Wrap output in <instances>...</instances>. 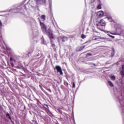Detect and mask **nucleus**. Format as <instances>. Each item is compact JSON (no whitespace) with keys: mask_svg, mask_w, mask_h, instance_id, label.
<instances>
[{"mask_svg":"<svg viewBox=\"0 0 124 124\" xmlns=\"http://www.w3.org/2000/svg\"><path fill=\"white\" fill-rule=\"evenodd\" d=\"M106 26V22L103 19H101L100 21L97 24V27L99 30L101 31V29L99 27H105Z\"/></svg>","mask_w":124,"mask_h":124,"instance_id":"f257e3e1","label":"nucleus"},{"mask_svg":"<svg viewBox=\"0 0 124 124\" xmlns=\"http://www.w3.org/2000/svg\"><path fill=\"white\" fill-rule=\"evenodd\" d=\"M39 22H40V26L41 27L42 31L44 33L47 32V27L46 26V25H45L44 23L41 22V21L40 20Z\"/></svg>","mask_w":124,"mask_h":124,"instance_id":"f03ea898","label":"nucleus"},{"mask_svg":"<svg viewBox=\"0 0 124 124\" xmlns=\"http://www.w3.org/2000/svg\"><path fill=\"white\" fill-rule=\"evenodd\" d=\"M67 41V37L65 36H60L58 38V42L59 43H62Z\"/></svg>","mask_w":124,"mask_h":124,"instance_id":"7ed1b4c3","label":"nucleus"},{"mask_svg":"<svg viewBox=\"0 0 124 124\" xmlns=\"http://www.w3.org/2000/svg\"><path fill=\"white\" fill-rule=\"evenodd\" d=\"M47 33V35H48L50 39H54V36L53 35V31L51 30L50 29H48L47 31L46 32Z\"/></svg>","mask_w":124,"mask_h":124,"instance_id":"20e7f679","label":"nucleus"},{"mask_svg":"<svg viewBox=\"0 0 124 124\" xmlns=\"http://www.w3.org/2000/svg\"><path fill=\"white\" fill-rule=\"evenodd\" d=\"M57 70V72H59L60 75H62L63 74V73H62V68L61 66L57 65L55 66V68H54L55 70Z\"/></svg>","mask_w":124,"mask_h":124,"instance_id":"39448f33","label":"nucleus"},{"mask_svg":"<svg viewBox=\"0 0 124 124\" xmlns=\"http://www.w3.org/2000/svg\"><path fill=\"white\" fill-rule=\"evenodd\" d=\"M93 40H94V41H100L102 38L101 37L98 36H94L92 38Z\"/></svg>","mask_w":124,"mask_h":124,"instance_id":"423d86ee","label":"nucleus"},{"mask_svg":"<svg viewBox=\"0 0 124 124\" xmlns=\"http://www.w3.org/2000/svg\"><path fill=\"white\" fill-rule=\"evenodd\" d=\"M35 1L38 5L42 4V3H46V0H35Z\"/></svg>","mask_w":124,"mask_h":124,"instance_id":"0eeeda50","label":"nucleus"},{"mask_svg":"<svg viewBox=\"0 0 124 124\" xmlns=\"http://www.w3.org/2000/svg\"><path fill=\"white\" fill-rule=\"evenodd\" d=\"M104 16V13L102 11H99L97 13V16L98 17H99V18H102V17H103Z\"/></svg>","mask_w":124,"mask_h":124,"instance_id":"6e6552de","label":"nucleus"},{"mask_svg":"<svg viewBox=\"0 0 124 124\" xmlns=\"http://www.w3.org/2000/svg\"><path fill=\"white\" fill-rule=\"evenodd\" d=\"M116 31L117 32H119V33H121V32H123V30H122V27H117Z\"/></svg>","mask_w":124,"mask_h":124,"instance_id":"1a4fd4ad","label":"nucleus"},{"mask_svg":"<svg viewBox=\"0 0 124 124\" xmlns=\"http://www.w3.org/2000/svg\"><path fill=\"white\" fill-rule=\"evenodd\" d=\"M108 84L110 87H114V84L111 82V81H108Z\"/></svg>","mask_w":124,"mask_h":124,"instance_id":"9d476101","label":"nucleus"},{"mask_svg":"<svg viewBox=\"0 0 124 124\" xmlns=\"http://www.w3.org/2000/svg\"><path fill=\"white\" fill-rule=\"evenodd\" d=\"M98 0L100 4L97 6V8H98V9H101V8H102L101 4H100L101 3V2L100 1V0Z\"/></svg>","mask_w":124,"mask_h":124,"instance_id":"9b49d317","label":"nucleus"},{"mask_svg":"<svg viewBox=\"0 0 124 124\" xmlns=\"http://www.w3.org/2000/svg\"><path fill=\"white\" fill-rule=\"evenodd\" d=\"M6 116L8 117V119H9V120H10V121H12V118H11V116H10V114H9V113H7L6 114Z\"/></svg>","mask_w":124,"mask_h":124,"instance_id":"f8f14e48","label":"nucleus"},{"mask_svg":"<svg viewBox=\"0 0 124 124\" xmlns=\"http://www.w3.org/2000/svg\"><path fill=\"white\" fill-rule=\"evenodd\" d=\"M41 18V19H43V20H44V21L46 20V16L44 15H42Z\"/></svg>","mask_w":124,"mask_h":124,"instance_id":"ddd939ff","label":"nucleus"},{"mask_svg":"<svg viewBox=\"0 0 124 124\" xmlns=\"http://www.w3.org/2000/svg\"><path fill=\"white\" fill-rule=\"evenodd\" d=\"M110 79L112 81H115V80H116V77H115L114 76H112L110 77Z\"/></svg>","mask_w":124,"mask_h":124,"instance_id":"4468645a","label":"nucleus"},{"mask_svg":"<svg viewBox=\"0 0 124 124\" xmlns=\"http://www.w3.org/2000/svg\"><path fill=\"white\" fill-rule=\"evenodd\" d=\"M120 74H121V75H122V76H124V70H122L120 72Z\"/></svg>","mask_w":124,"mask_h":124,"instance_id":"2eb2a0df","label":"nucleus"},{"mask_svg":"<svg viewBox=\"0 0 124 124\" xmlns=\"http://www.w3.org/2000/svg\"><path fill=\"white\" fill-rule=\"evenodd\" d=\"M81 37L82 39H84V38H86V35H85L84 34H82L81 35Z\"/></svg>","mask_w":124,"mask_h":124,"instance_id":"dca6fc26","label":"nucleus"},{"mask_svg":"<svg viewBox=\"0 0 124 124\" xmlns=\"http://www.w3.org/2000/svg\"><path fill=\"white\" fill-rule=\"evenodd\" d=\"M51 46L52 48H55L56 47V45L55 44H53V42H51Z\"/></svg>","mask_w":124,"mask_h":124,"instance_id":"f3484780","label":"nucleus"},{"mask_svg":"<svg viewBox=\"0 0 124 124\" xmlns=\"http://www.w3.org/2000/svg\"><path fill=\"white\" fill-rule=\"evenodd\" d=\"M10 62H13V61L15 62V60H14V59H13L12 57H10Z\"/></svg>","mask_w":124,"mask_h":124,"instance_id":"a211bd4d","label":"nucleus"},{"mask_svg":"<svg viewBox=\"0 0 124 124\" xmlns=\"http://www.w3.org/2000/svg\"><path fill=\"white\" fill-rule=\"evenodd\" d=\"M85 47H86L85 46H83L80 47V50H83V49H84V48H85Z\"/></svg>","mask_w":124,"mask_h":124,"instance_id":"6ab92c4d","label":"nucleus"},{"mask_svg":"<svg viewBox=\"0 0 124 124\" xmlns=\"http://www.w3.org/2000/svg\"><path fill=\"white\" fill-rule=\"evenodd\" d=\"M32 123H34V124H38L35 120H32Z\"/></svg>","mask_w":124,"mask_h":124,"instance_id":"aec40b11","label":"nucleus"},{"mask_svg":"<svg viewBox=\"0 0 124 124\" xmlns=\"http://www.w3.org/2000/svg\"><path fill=\"white\" fill-rule=\"evenodd\" d=\"M108 36H109V37H111V38H115V36L111 35H108Z\"/></svg>","mask_w":124,"mask_h":124,"instance_id":"412c9836","label":"nucleus"},{"mask_svg":"<svg viewBox=\"0 0 124 124\" xmlns=\"http://www.w3.org/2000/svg\"><path fill=\"white\" fill-rule=\"evenodd\" d=\"M0 27H2V23H1V21L0 20Z\"/></svg>","mask_w":124,"mask_h":124,"instance_id":"4be33fe9","label":"nucleus"},{"mask_svg":"<svg viewBox=\"0 0 124 124\" xmlns=\"http://www.w3.org/2000/svg\"><path fill=\"white\" fill-rule=\"evenodd\" d=\"M122 70H124V65H122Z\"/></svg>","mask_w":124,"mask_h":124,"instance_id":"5701e85b","label":"nucleus"},{"mask_svg":"<svg viewBox=\"0 0 124 124\" xmlns=\"http://www.w3.org/2000/svg\"><path fill=\"white\" fill-rule=\"evenodd\" d=\"M73 88H75V83H73Z\"/></svg>","mask_w":124,"mask_h":124,"instance_id":"b1692460","label":"nucleus"},{"mask_svg":"<svg viewBox=\"0 0 124 124\" xmlns=\"http://www.w3.org/2000/svg\"><path fill=\"white\" fill-rule=\"evenodd\" d=\"M91 64H93L94 66H96V65L95 63H91Z\"/></svg>","mask_w":124,"mask_h":124,"instance_id":"393cba45","label":"nucleus"},{"mask_svg":"<svg viewBox=\"0 0 124 124\" xmlns=\"http://www.w3.org/2000/svg\"><path fill=\"white\" fill-rule=\"evenodd\" d=\"M11 64L12 66H13V67L14 66V64L13 63L11 62Z\"/></svg>","mask_w":124,"mask_h":124,"instance_id":"a878e982","label":"nucleus"},{"mask_svg":"<svg viewBox=\"0 0 124 124\" xmlns=\"http://www.w3.org/2000/svg\"><path fill=\"white\" fill-rule=\"evenodd\" d=\"M87 55L88 56H92V54L91 53H87Z\"/></svg>","mask_w":124,"mask_h":124,"instance_id":"bb28decb","label":"nucleus"},{"mask_svg":"<svg viewBox=\"0 0 124 124\" xmlns=\"http://www.w3.org/2000/svg\"><path fill=\"white\" fill-rule=\"evenodd\" d=\"M48 92L50 93H52V91H51V89H48Z\"/></svg>","mask_w":124,"mask_h":124,"instance_id":"cd10ccee","label":"nucleus"},{"mask_svg":"<svg viewBox=\"0 0 124 124\" xmlns=\"http://www.w3.org/2000/svg\"><path fill=\"white\" fill-rule=\"evenodd\" d=\"M113 54H114V53H115V49H113Z\"/></svg>","mask_w":124,"mask_h":124,"instance_id":"c85d7f7f","label":"nucleus"},{"mask_svg":"<svg viewBox=\"0 0 124 124\" xmlns=\"http://www.w3.org/2000/svg\"><path fill=\"white\" fill-rule=\"evenodd\" d=\"M11 122H12V124H14V122H13L12 121H11Z\"/></svg>","mask_w":124,"mask_h":124,"instance_id":"c756f323","label":"nucleus"}]
</instances>
